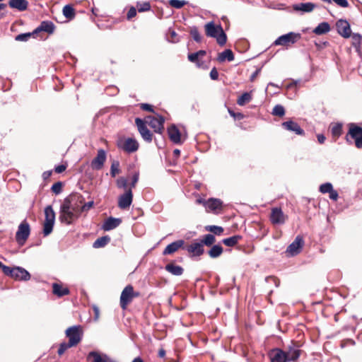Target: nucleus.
Here are the masks:
<instances>
[{
  "mask_svg": "<svg viewBox=\"0 0 362 362\" xmlns=\"http://www.w3.org/2000/svg\"><path fill=\"white\" fill-rule=\"evenodd\" d=\"M206 35L216 38L217 43L223 46L226 44L227 37L221 25H216L214 21H210L204 25Z\"/></svg>",
  "mask_w": 362,
  "mask_h": 362,
  "instance_id": "nucleus-1",
  "label": "nucleus"
},
{
  "mask_svg": "<svg viewBox=\"0 0 362 362\" xmlns=\"http://www.w3.org/2000/svg\"><path fill=\"white\" fill-rule=\"evenodd\" d=\"M4 273L16 280L28 281L30 279V273L26 269L21 267H4Z\"/></svg>",
  "mask_w": 362,
  "mask_h": 362,
  "instance_id": "nucleus-2",
  "label": "nucleus"
},
{
  "mask_svg": "<svg viewBox=\"0 0 362 362\" xmlns=\"http://www.w3.org/2000/svg\"><path fill=\"white\" fill-rule=\"evenodd\" d=\"M59 219L61 222L67 225L71 224L74 220L78 218L79 214L72 210L69 205L62 203L60 207Z\"/></svg>",
  "mask_w": 362,
  "mask_h": 362,
  "instance_id": "nucleus-3",
  "label": "nucleus"
},
{
  "mask_svg": "<svg viewBox=\"0 0 362 362\" xmlns=\"http://www.w3.org/2000/svg\"><path fill=\"white\" fill-rule=\"evenodd\" d=\"M117 146L119 149L128 153L136 151L139 146L135 139L125 137H120L117 141Z\"/></svg>",
  "mask_w": 362,
  "mask_h": 362,
  "instance_id": "nucleus-4",
  "label": "nucleus"
},
{
  "mask_svg": "<svg viewBox=\"0 0 362 362\" xmlns=\"http://www.w3.org/2000/svg\"><path fill=\"white\" fill-rule=\"evenodd\" d=\"M349 137L354 140L355 146L358 148H362V128L354 123L349 124V132L346 136V141H349Z\"/></svg>",
  "mask_w": 362,
  "mask_h": 362,
  "instance_id": "nucleus-5",
  "label": "nucleus"
},
{
  "mask_svg": "<svg viewBox=\"0 0 362 362\" xmlns=\"http://www.w3.org/2000/svg\"><path fill=\"white\" fill-rule=\"evenodd\" d=\"M45 222L43 225V233L45 236L49 235L52 230L55 221V213L52 206H47L45 209Z\"/></svg>",
  "mask_w": 362,
  "mask_h": 362,
  "instance_id": "nucleus-6",
  "label": "nucleus"
},
{
  "mask_svg": "<svg viewBox=\"0 0 362 362\" xmlns=\"http://www.w3.org/2000/svg\"><path fill=\"white\" fill-rule=\"evenodd\" d=\"M84 200L81 194L75 193L65 198L63 202L69 205L72 210L81 214V207Z\"/></svg>",
  "mask_w": 362,
  "mask_h": 362,
  "instance_id": "nucleus-7",
  "label": "nucleus"
},
{
  "mask_svg": "<svg viewBox=\"0 0 362 362\" xmlns=\"http://www.w3.org/2000/svg\"><path fill=\"white\" fill-rule=\"evenodd\" d=\"M139 296V293H134L133 286L131 285L127 286L122 291L120 296V306L123 310H125L127 305L132 301L134 297Z\"/></svg>",
  "mask_w": 362,
  "mask_h": 362,
  "instance_id": "nucleus-8",
  "label": "nucleus"
},
{
  "mask_svg": "<svg viewBox=\"0 0 362 362\" xmlns=\"http://www.w3.org/2000/svg\"><path fill=\"white\" fill-rule=\"evenodd\" d=\"M301 38L300 33L290 32L287 34L279 36L274 42V45L289 46L296 43Z\"/></svg>",
  "mask_w": 362,
  "mask_h": 362,
  "instance_id": "nucleus-9",
  "label": "nucleus"
},
{
  "mask_svg": "<svg viewBox=\"0 0 362 362\" xmlns=\"http://www.w3.org/2000/svg\"><path fill=\"white\" fill-rule=\"evenodd\" d=\"M302 351L300 349V346L297 343L291 341L285 348V356L288 362H296L299 358Z\"/></svg>",
  "mask_w": 362,
  "mask_h": 362,
  "instance_id": "nucleus-10",
  "label": "nucleus"
},
{
  "mask_svg": "<svg viewBox=\"0 0 362 362\" xmlns=\"http://www.w3.org/2000/svg\"><path fill=\"white\" fill-rule=\"evenodd\" d=\"M30 226L26 221H23L18 228L16 234V240L17 243L23 245L30 235Z\"/></svg>",
  "mask_w": 362,
  "mask_h": 362,
  "instance_id": "nucleus-11",
  "label": "nucleus"
},
{
  "mask_svg": "<svg viewBox=\"0 0 362 362\" xmlns=\"http://www.w3.org/2000/svg\"><path fill=\"white\" fill-rule=\"evenodd\" d=\"M164 118L158 115L156 116H148L146 117V122L153 129L156 133H160L163 129Z\"/></svg>",
  "mask_w": 362,
  "mask_h": 362,
  "instance_id": "nucleus-12",
  "label": "nucleus"
},
{
  "mask_svg": "<svg viewBox=\"0 0 362 362\" xmlns=\"http://www.w3.org/2000/svg\"><path fill=\"white\" fill-rule=\"evenodd\" d=\"M66 337H69V343L71 346H74L77 345L81 340L79 327H71L66 331Z\"/></svg>",
  "mask_w": 362,
  "mask_h": 362,
  "instance_id": "nucleus-13",
  "label": "nucleus"
},
{
  "mask_svg": "<svg viewBox=\"0 0 362 362\" xmlns=\"http://www.w3.org/2000/svg\"><path fill=\"white\" fill-rule=\"evenodd\" d=\"M135 122L138 130L144 140L147 142H151L152 141L153 135L147 128L145 122L140 118H136Z\"/></svg>",
  "mask_w": 362,
  "mask_h": 362,
  "instance_id": "nucleus-14",
  "label": "nucleus"
},
{
  "mask_svg": "<svg viewBox=\"0 0 362 362\" xmlns=\"http://www.w3.org/2000/svg\"><path fill=\"white\" fill-rule=\"evenodd\" d=\"M287 216L284 214L280 208H273L271 211L270 221L273 224H284Z\"/></svg>",
  "mask_w": 362,
  "mask_h": 362,
  "instance_id": "nucleus-15",
  "label": "nucleus"
},
{
  "mask_svg": "<svg viewBox=\"0 0 362 362\" xmlns=\"http://www.w3.org/2000/svg\"><path fill=\"white\" fill-rule=\"evenodd\" d=\"M303 243V238L300 236H297L294 241L288 246L286 252L290 256L298 255L300 252Z\"/></svg>",
  "mask_w": 362,
  "mask_h": 362,
  "instance_id": "nucleus-16",
  "label": "nucleus"
},
{
  "mask_svg": "<svg viewBox=\"0 0 362 362\" xmlns=\"http://www.w3.org/2000/svg\"><path fill=\"white\" fill-rule=\"evenodd\" d=\"M106 152L103 149H99L96 157L91 161V168L93 170H99L103 168L106 160Z\"/></svg>",
  "mask_w": 362,
  "mask_h": 362,
  "instance_id": "nucleus-17",
  "label": "nucleus"
},
{
  "mask_svg": "<svg viewBox=\"0 0 362 362\" xmlns=\"http://www.w3.org/2000/svg\"><path fill=\"white\" fill-rule=\"evenodd\" d=\"M336 27L338 33L344 37V38H349L351 37V28L350 25L346 20L340 19L336 23Z\"/></svg>",
  "mask_w": 362,
  "mask_h": 362,
  "instance_id": "nucleus-18",
  "label": "nucleus"
},
{
  "mask_svg": "<svg viewBox=\"0 0 362 362\" xmlns=\"http://www.w3.org/2000/svg\"><path fill=\"white\" fill-rule=\"evenodd\" d=\"M133 194L132 189H129L126 192L122 194L118 199V206L122 209H126L130 206L132 203Z\"/></svg>",
  "mask_w": 362,
  "mask_h": 362,
  "instance_id": "nucleus-19",
  "label": "nucleus"
},
{
  "mask_svg": "<svg viewBox=\"0 0 362 362\" xmlns=\"http://www.w3.org/2000/svg\"><path fill=\"white\" fill-rule=\"evenodd\" d=\"M55 28V25L52 21H44L33 30V35H36L40 32H45L51 35L54 32Z\"/></svg>",
  "mask_w": 362,
  "mask_h": 362,
  "instance_id": "nucleus-20",
  "label": "nucleus"
},
{
  "mask_svg": "<svg viewBox=\"0 0 362 362\" xmlns=\"http://www.w3.org/2000/svg\"><path fill=\"white\" fill-rule=\"evenodd\" d=\"M271 362H288L284 351L281 349H274L269 353Z\"/></svg>",
  "mask_w": 362,
  "mask_h": 362,
  "instance_id": "nucleus-21",
  "label": "nucleus"
},
{
  "mask_svg": "<svg viewBox=\"0 0 362 362\" xmlns=\"http://www.w3.org/2000/svg\"><path fill=\"white\" fill-rule=\"evenodd\" d=\"M222 202L218 199L211 198L204 202V206L207 211L216 212L222 208Z\"/></svg>",
  "mask_w": 362,
  "mask_h": 362,
  "instance_id": "nucleus-22",
  "label": "nucleus"
},
{
  "mask_svg": "<svg viewBox=\"0 0 362 362\" xmlns=\"http://www.w3.org/2000/svg\"><path fill=\"white\" fill-rule=\"evenodd\" d=\"M283 127L290 132H293L298 135H303L304 131L298 123L293 121H286L282 123Z\"/></svg>",
  "mask_w": 362,
  "mask_h": 362,
  "instance_id": "nucleus-23",
  "label": "nucleus"
},
{
  "mask_svg": "<svg viewBox=\"0 0 362 362\" xmlns=\"http://www.w3.org/2000/svg\"><path fill=\"white\" fill-rule=\"evenodd\" d=\"M184 243L185 242L183 240H179L169 244L163 250V255H167L175 252L184 245Z\"/></svg>",
  "mask_w": 362,
  "mask_h": 362,
  "instance_id": "nucleus-24",
  "label": "nucleus"
},
{
  "mask_svg": "<svg viewBox=\"0 0 362 362\" xmlns=\"http://www.w3.org/2000/svg\"><path fill=\"white\" fill-rule=\"evenodd\" d=\"M187 251L193 256H200L204 253L202 243H193L186 247Z\"/></svg>",
  "mask_w": 362,
  "mask_h": 362,
  "instance_id": "nucleus-25",
  "label": "nucleus"
},
{
  "mask_svg": "<svg viewBox=\"0 0 362 362\" xmlns=\"http://www.w3.org/2000/svg\"><path fill=\"white\" fill-rule=\"evenodd\" d=\"M93 359L92 362H110V358L106 354H100L97 351H90L88 356L87 359L90 360Z\"/></svg>",
  "mask_w": 362,
  "mask_h": 362,
  "instance_id": "nucleus-26",
  "label": "nucleus"
},
{
  "mask_svg": "<svg viewBox=\"0 0 362 362\" xmlns=\"http://www.w3.org/2000/svg\"><path fill=\"white\" fill-rule=\"evenodd\" d=\"M121 223L119 218H115L110 217L105 220L103 225V229L105 231H108L117 228Z\"/></svg>",
  "mask_w": 362,
  "mask_h": 362,
  "instance_id": "nucleus-27",
  "label": "nucleus"
},
{
  "mask_svg": "<svg viewBox=\"0 0 362 362\" xmlns=\"http://www.w3.org/2000/svg\"><path fill=\"white\" fill-rule=\"evenodd\" d=\"M8 5L12 8L23 11L28 8V2L27 0H10Z\"/></svg>",
  "mask_w": 362,
  "mask_h": 362,
  "instance_id": "nucleus-28",
  "label": "nucleus"
},
{
  "mask_svg": "<svg viewBox=\"0 0 362 362\" xmlns=\"http://www.w3.org/2000/svg\"><path fill=\"white\" fill-rule=\"evenodd\" d=\"M168 133L170 140L175 143L179 144L181 141L180 133L178 129L175 126L172 125L168 129Z\"/></svg>",
  "mask_w": 362,
  "mask_h": 362,
  "instance_id": "nucleus-29",
  "label": "nucleus"
},
{
  "mask_svg": "<svg viewBox=\"0 0 362 362\" xmlns=\"http://www.w3.org/2000/svg\"><path fill=\"white\" fill-rule=\"evenodd\" d=\"M315 8V5L311 2L307 3H301L298 4H295L293 6V9L295 11H302L303 13H309L313 11Z\"/></svg>",
  "mask_w": 362,
  "mask_h": 362,
  "instance_id": "nucleus-30",
  "label": "nucleus"
},
{
  "mask_svg": "<svg viewBox=\"0 0 362 362\" xmlns=\"http://www.w3.org/2000/svg\"><path fill=\"white\" fill-rule=\"evenodd\" d=\"M53 293L58 297H62L69 293V290L66 287H62V285L54 283L52 284Z\"/></svg>",
  "mask_w": 362,
  "mask_h": 362,
  "instance_id": "nucleus-31",
  "label": "nucleus"
},
{
  "mask_svg": "<svg viewBox=\"0 0 362 362\" xmlns=\"http://www.w3.org/2000/svg\"><path fill=\"white\" fill-rule=\"evenodd\" d=\"M165 269L167 272L175 276H180L183 273V268L182 267L175 265L173 263L168 264Z\"/></svg>",
  "mask_w": 362,
  "mask_h": 362,
  "instance_id": "nucleus-32",
  "label": "nucleus"
},
{
  "mask_svg": "<svg viewBox=\"0 0 362 362\" xmlns=\"http://www.w3.org/2000/svg\"><path fill=\"white\" fill-rule=\"evenodd\" d=\"M330 30L329 24L327 22L320 23L314 30L313 33L316 35H320L327 33Z\"/></svg>",
  "mask_w": 362,
  "mask_h": 362,
  "instance_id": "nucleus-33",
  "label": "nucleus"
},
{
  "mask_svg": "<svg viewBox=\"0 0 362 362\" xmlns=\"http://www.w3.org/2000/svg\"><path fill=\"white\" fill-rule=\"evenodd\" d=\"M218 59L220 62H225L226 60L232 62L234 59V54L230 49H226L219 54Z\"/></svg>",
  "mask_w": 362,
  "mask_h": 362,
  "instance_id": "nucleus-34",
  "label": "nucleus"
},
{
  "mask_svg": "<svg viewBox=\"0 0 362 362\" xmlns=\"http://www.w3.org/2000/svg\"><path fill=\"white\" fill-rule=\"evenodd\" d=\"M62 13L65 18L71 20L75 17V11L70 4L65 5L62 9Z\"/></svg>",
  "mask_w": 362,
  "mask_h": 362,
  "instance_id": "nucleus-35",
  "label": "nucleus"
},
{
  "mask_svg": "<svg viewBox=\"0 0 362 362\" xmlns=\"http://www.w3.org/2000/svg\"><path fill=\"white\" fill-rule=\"evenodd\" d=\"M211 258H217L223 253V247L220 245H214L208 252Z\"/></svg>",
  "mask_w": 362,
  "mask_h": 362,
  "instance_id": "nucleus-36",
  "label": "nucleus"
},
{
  "mask_svg": "<svg viewBox=\"0 0 362 362\" xmlns=\"http://www.w3.org/2000/svg\"><path fill=\"white\" fill-rule=\"evenodd\" d=\"M252 96L250 93H244L242 94L238 99L237 100L238 105L240 106L245 105L246 103H248L252 100Z\"/></svg>",
  "mask_w": 362,
  "mask_h": 362,
  "instance_id": "nucleus-37",
  "label": "nucleus"
},
{
  "mask_svg": "<svg viewBox=\"0 0 362 362\" xmlns=\"http://www.w3.org/2000/svg\"><path fill=\"white\" fill-rule=\"evenodd\" d=\"M241 239L240 235H233L232 237L225 238L223 240V243L228 247L235 246L238 241Z\"/></svg>",
  "mask_w": 362,
  "mask_h": 362,
  "instance_id": "nucleus-38",
  "label": "nucleus"
},
{
  "mask_svg": "<svg viewBox=\"0 0 362 362\" xmlns=\"http://www.w3.org/2000/svg\"><path fill=\"white\" fill-rule=\"evenodd\" d=\"M110 240V238L108 236H103L101 238H99L93 243V247H103L109 243Z\"/></svg>",
  "mask_w": 362,
  "mask_h": 362,
  "instance_id": "nucleus-39",
  "label": "nucleus"
},
{
  "mask_svg": "<svg viewBox=\"0 0 362 362\" xmlns=\"http://www.w3.org/2000/svg\"><path fill=\"white\" fill-rule=\"evenodd\" d=\"M332 134L333 136L338 138L342 132V125L341 124H334L331 128Z\"/></svg>",
  "mask_w": 362,
  "mask_h": 362,
  "instance_id": "nucleus-40",
  "label": "nucleus"
},
{
  "mask_svg": "<svg viewBox=\"0 0 362 362\" xmlns=\"http://www.w3.org/2000/svg\"><path fill=\"white\" fill-rule=\"evenodd\" d=\"M216 241V238L214 235L212 234H207L206 235L202 240L201 241V243L203 245H206V246H210L213 245Z\"/></svg>",
  "mask_w": 362,
  "mask_h": 362,
  "instance_id": "nucleus-41",
  "label": "nucleus"
},
{
  "mask_svg": "<svg viewBox=\"0 0 362 362\" xmlns=\"http://www.w3.org/2000/svg\"><path fill=\"white\" fill-rule=\"evenodd\" d=\"M136 8L138 9L139 12L147 11L151 9V5L148 1L137 2Z\"/></svg>",
  "mask_w": 362,
  "mask_h": 362,
  "instance_id": "nucleus-42",
  "label": "nucleus"
},
{
  "mask_svg": "<svg viewBox=\"0 0 362 362\" xmlns=\"http://www.w3.org/2000/svg\"><path fill=\"white\" fill-rule=\"evenodd\" d=\"M187 4V1L185 0H170L169 4L175 8H181Z\"/></svg>",
  "mask_w": 362,
  "mask_h": 362,
  "instance_id": "nucleus-43",
  "label": "nucleus"
},
{
  "mask_svg": "<svg viewBox=\"0 0 362 362\" xmlns=\"http://www.w3.org/2000/svg\"><path fill=\"white\" fill-rule=\"evenodd\" d=\"M272 114L276 116L282 117L285 115L284 107L281 105L274 106L272 110Z\"/></svg>",
  "mask_w": 362,
  "mask_h": 362,
  "instance_id": "nucleus-44",
  "label": "nucleus"
},
{
  "mask_svg": "<svg viewBox=\"0 0 362 362\" xmlns=\"http://www.w3.org/2000/svg\"><path fill=\"white\" fill-rule=\"evenodd\" d=\"M119 173V163L118 161H113L110 168V174L112 177H115L116 175Z\"/></svg>",
  "mask_w": 362,
  "mask_h": 362,
  "instance_id": "nucleus-45",
  "label": "nucleus"
},
{
  "mask_svg": "<svg viewBox=\"0 0 362 362\" xmlns=\"http://www.w3.org/2000/svg\"><path fill=\"white\" fill-rule=\"evenodd\" d=\"M190 35L192 38L197 42H201L202 36L199 33V30L197 27H192L190 30Z\"/></svg>",
  "mask_w": 362,
  "mask_h": 362,
  "instance_id": "nucleus-46",
  "label": "nucleus"
},
{
  "mask_svg": "<svg viewBox=\"0 0 362 362\" xmlns=\"http://www.w3.org/2000/svg\"><path fill=\"white\" fill-rule=\"evenodd\" d=\"M206 230L208 231H210L216 235H221L223 231V229L222 227L221 226H209L206 228Z\"/></svg>",
  "mask_w": 362,
  "mask_h": 362,
  "instance_id": "nucleus-47",
  "label": "nucleus"
},
{
  "mask_svg": "<svg viewBox=\"0 0 362 362\" xmlns=\"http://www.w3.org/2000/svg\"><path fill=\"white\" fill-rule=\"evenodd\" d=\"M333 189L332 185L330 182L322 184L320 187V192L322 194L329 193Z\"/></svg>",
  "mask_w": 362,
  "mask_h": 362,
  "instance_id": "nucleus-48",
  "label": "nucleus"
},
{
  "mask_svg": "<svg viewBox=\"0 0 362 362\" xmlns=\"http://www.w3.org/2000/svg\"><path fill=\"white\" fill-rule=\"evenodd\" d=\"M51 189H52V192H54L55 194H59L62 192V183L61 182H55L52 186Z\"/></svg>",
  "mask_w": 362,
  "mask_h": 362,
  "instance_id": "nucleus-49",
  "label": "nucleus"
},
{
  "mask_svg": "<svg viewBox=\"0 0 362 362\" xmlns=\"http://www.w3.org/2000/svg\"><path fill=\"white\" fill-rule=\"evenodd\" d=\"M353 40V45L354 47H358L361 44V35L358 33L351 34Z\"/></svg>",
  "mask_w": 362,
  "mask_h": 362,
  "instance_id": "nucleus-50",
  "label": "nucleus"
},
{
  "mask_svg": "<svg viewBox=\"0 0 362 362\" xmlns=\"http://www.w3.org/2000/svg\"><path fill=\"white\" fill-rule=\"evenodd\" d=\"M71 347H72V346H71V344L69 342L68 343H62L58 349V354L62 355L66 351V349H68L69 348H71Z\"/></svg>",
  "mask_w": 362,
  "mask_h": 362,
  "instance_id": "nucleus-51",
  "label": "nucleus"
},
{
  "mask_svg": "<svg viewBox=\"0 0 362 362\" xmlns=\"http://www.w3.org/2000/svg\"><path fill=\"white\" fill-rule=\"evenodd\" d=\"M94 205L93 201L88 202L81 205V213L89 211Z\"/></svg>",
  "mask_w": 362,
  "mask_h": 362,
  "instance_id": "nucleus-52",
  "label": "nucleus"
},
{
  "mask_svg": "<svg viewBox=\"0 0 362 362\" xmlns=\"http://www.w3.org/2000/svg\"><path fill=\"white\" fill-rule=\"evenodd\" d=\"M33 35L32 33H25V34H21L16 36V40L18 41H27Z\"/></svg>",
  "mask_w": 362,
  "mask_h": 362,
  "instance_id": "nucleus-53",
  "label": "nucleus"
},
{
  "mask_svg": "<svg viewBox=\"0 0 362 362\" xmlns=\"http://www.w3.org/2000/svg\"><path fill=\"white\" fill-rule=\"evenodd\" d=\"M136 15V10L134 7H131L127 13V18L130 20Z\"/></svg>",
  "mask_w": 362,
  "mask_h": 362,
  "instance_id": "nucleus-54",
  "label": "nucleus"
},
{
  "mask_svg": "<svg viewBox=\"0 0 362 362\" xmlns=\"http://www.w3.org/2000/svg\"><path fill=\"white\" fill-rule=\"evenodd\" d=\"M117 186L119 188H126L127 186V180L121 177L117 180Z\"/></svg>",
  "mask_w": 362,
  "mask_h": 362,
  "instance_id": "nucleus-55",
  "label": "nucleus"
},
{
  "mask_svg": "<svg viewBox=\"0 0 362 362\" xmlns=\"http://www.w3.org/2000/svg\"><path fill=\"white\" fill-rule=\"evenodd\" d=\"M334 3L343 8L349 6V2L346 0H332Z\"/></svg>",
  "mask_w": 362,
  "mask_h": 362,
  "instance_id": "nucleus-56",
  "label": "nucleus"
},
{
  "mask_svg": "<svg viewBox=\"0 0 362 362\" xmlns=\"http://www.w3.org/2000/svg\"><path fill=\"white\" fill-rule=\"evenodd\" d=\"M198 59H199V57H197V54H196L195 52L191 53L188 55V59L191 62L198 63Z\"/></svg>",
  "mask_w": 362,
  "mask_h": 362,
  "instance_id": "nucleus-57",
  "label": "nucleus"
},
{
  "mask_svg": "<svg viewBox=\"0 0 362 362\" xmlns=\"http://www.w3.org/2000/svg\"><path fill=\"white\" fill-rule=\"evenodd\" d=\"M210 77L211 79L213 80H216L218 79V73L217 71V70L216 69V68H213L210 72Z\"/></svg>",
  "mask_w": 362,
  "mask_h": 362,
  "instance_id": "nucleus-58",
  "label": "nucleus"
},
{
  "mask_svg": "<svg viewBox=\"0 0 362 362\" xmlns=\"http://www.w3.org/2000/svg\"><path fill=\"white\" fill-rule=\"evenodd\" d=\"M169 33H170V37H171V39L169 40L170 42H176L178 41V40L176 39V37L177 35L175 33V31L170 30Z\"/></svg>",
  "mask_w": 362,
  "mask_h": 362,
  "instance_id": "nucleus-59",
  "label": "nucleus"
},
{
  "mask_svg": "<svg viewBox=\"0 0 362 362\" xmlns=\"http://www.w3.org/2000/svg\"><path fill=\"white\" fill-rule=\"evenodd\" d=\"M66 168V166L64 165H59L55 167L54 170L57 173H62Z\"/></svg>",
  "mask_w": 362,
  "mask_h": 362,
  "instance_id": "nucleus-60",
  "label": "nucleus"
},
{
  "mask_svg": "<svg viewBox=\"0 0 362 362\" xmlns=\"http://www.w3.org/2000/svg\"><path fill=\"white\" fill-rule=\"evenodd\" d=\"M338 193L337 191L334 190L333 189L332 191L329 192V198L332 200L336 201L338 199Z\"/></svg>",
  "mask_w": 362,
  "mask_h": 362,
  "instance_id": "nucleus-61",
  "label": "nucleus"
},
{
  "mask_svg": "<svg viewBox=\"0 0 362 362\" xmlns=\"http://www.w3.org/2000/svg\"><path fill=\"white\" fill-rule=\"evenodd\" d=\"M141 108L144 110H146V111H149V112L153 111L152 106L147 103L141 104Z\"/></svg>",
  "mask_w": 362,
  "mask_h": 362,
  "instance_id": "nucleus-62",
  "label": "nucleus"
},
{
  "mask_svg": "<svg viewBox=\"0 0 362 362\" xmlns=\"http://www.w3.org/2000/svg\"><path fill=\"white\" fill-rule=\"evenodd\" d=\"M138 180H139V175L138 174H134L133 177H132V183H131V187H134L136 182H138Z\"/></svg>",
  "mask_w": 362,
  "mask_h": 362,
  "instance_id": "nucleus-63",
  "label": "nucleus"
},
{
  "mask_svg": "<svg viewBox=\"0 0 362 362\" xmlns=\"http://www.w3.org/2000/svg\"><path fill=\"white\" fill-rule=\"evenodd\" d=\"M267 281H272L274 283L275 286H279V280L276 278V277H274V276H269L266 279Z\"/></svg>",
  "mask_w": 362,
  "mask_h": 362,
  "instance_id": "nucleus-64",
  "label": "nucleus"
}]
</instances>
